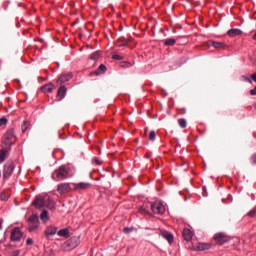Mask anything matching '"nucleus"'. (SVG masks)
<instances>
[{"instance_id": "obj_10", "label": "nucleus", "mask_w": 256, "mask_h": 256, "mask_svg": "<svg viewBox=\"0 0 256 256\" xmlns=\"http://www.w3.org/2000/svg\"><path fill=\"white\" fill-rule=\"evenodd\" d=\"M71 79H73V73L68 72L66 74H62L58 78L57 83H59L60 85H63V83H67V81H71Z\"/></svg>"}, {"instance_id": "obj_26", "label": "nucleus", "mask_w": 256, "mask_h": 256, "mask_svg": "<svg viewBox=\"0 0 256 256\" xmlns=\"http://www.w3.org/2000/svg\"><path fill=\"white\" fill-rule=\"evenodd\" d=\"M105 71H107V67L104 64H101L95 73L96 75H99L100 73H105Z\"/></svg>"}, {"instance_id": "obj_17", "label": "nucleus", "mask_w": 256, "mask_h": 256, "mask_svg": "<svg viewBox=\"0 0 256 256\" xmlns=\"http://www.w3.org/2000/svg\"><path fill=\"white\" fill-rule=\"evenodd\" d=\"M65 95H67V88L65 86H61L57 92V97L59 98V101L64 99Z\"/></svg>"}, {"instance_id": "obj_25", "label": "nucleus", "mask_w": 256, "mask_h": 256, "mask_svg": "<svg viewBox=\"0 0 256 256\" xmlns=\"http://www.w3.org/2000/svg\"><path fill=\"white\" fill-rule=\"evenodd\" d=\"M99 57H101V53L99 51H96L90 55V59L92 61H97V59H99Z\"/></svg>"}, {"instance_id": "obj_43", "label": "nucleus", "mask_w": 256, "mask_h": 256, "mask_svg": "<svg viewBox=\"0 0 256 256\" xmlns=\"http://www.w3.org/2000/svg\"><path fill=\"white\" fill-rule=\"evenodd\" d=\"M250 95H256V86L254 89L250 90Z\"/></svg>"}, {"instance_id": "obj_36", "label": "nucleus", "mask_w": 256, "mask_h": 256, "mask_svg": "<svg viewBox=\"0 0 256 256\" xmlns=\"http://www.w3.org/2000/svg\"><path fill=\"white\" fill-rule=\"evenodd\" d=\"M242 81H246L247 83H253V81H251V78H249L248 76H242Z\"/></svg>"}, {"instance_id": "obj_19", "label": "nucleus", "mask_w": 256, "mask_h": 256, "mask_svg": "<svg viewBox=\"0 0 256 256\" xmlns=\"http://www.w3.org/2000/svg\"><path fill=\"white\" fill-rule=\"evenodd\" d=\"M54 88H55V86L53 84L49 83V84L42 86L41 91L43 93H51Z\"/></svg>"}, {"instance_id": "obj_35", "label": "nucleus", "mask_w": 256, "mask_h": 256, "mask_svg": "<svg viewBox=\"0 0 256 256\" xmlns=\"http://www.w3.org/2000/svg\"><path fill=\"white\" fill-rule=\"evenodd\" d=\"M7 118L2 117L0 118V127H3V125H7Z\"/></svg>"}, {"instance_id": "obj_47", "label": "nucleus", "mask_w": 256, "mask_h": 256, "mask_svg": "<svg viewBox=\"0 0 256 256\" xmlns=\"http://www.w3.org/2000/svg\"><path fill=\"white\" fill-rule=\"evenodd\" d=\"M0 177H1V172H0Z\"/></svg>"}, {"instance_id": "obj_31", "label": "nucleus", "mask_w": 256, "mask_h": 256, "mask_svg": "<svg viewBox=\"0 0 256 256\" xmlns=\"http://www.w3.org/2000/svg\"><path fill=\"white\" fill-rule=\"evenodd\" d=\"M112 59H114V61H123V56H121L119 54H114L112 56Z\"/></svg>"}, {"instance_id": "obj_12", "label": "nucleus", "mask_w": 256, "mask_h": 256, "mask_svg": "<svg viewBox=\"0 0 256 256\" xmlns=\"http://www.w3.org/2000/svg\"><path fill=\"white\" fill-rule=\"evenodd\" d=\"M182 236L184 241H187V243H189V241L193 240V231H191V229L189 228H185L182 232Z\"/></svg>"}, {"instance_id": "obj_1", "label": "nucleus", "mask_w": 256, "mask_h": 256, "mask_svg": "<svg viewBox=\"0 0 256 256\" xmlns=\"http://www.w3.org/2000/svg\"><path fill=\"white\" fill-rule=\"evenodd\" d=\"M75 175V170L71 166L62 165L56 169L52 174L53 181H65Z\"/></svg>"}, {"instance_id": "obj_8", "label": "nucleus", "mask_w": 256, "mask_h": 256, "mask_svg": "<svg viewBox=\"0 0 256 256\" xmlns=\"http://www.w3.org/2000/svg\"><path fill=\"white\" fill-rule=\"evenodd\" d=\"M21 237H23V232L19 227H16L11 231V241H21Z\"/></svg>"}, {"instance_id": "obj_9", "label": "nucleus", "mask_w": 256, "mask_h": 256, "mask_svg": "<svg viewBox=\"0 0 256 256\" xmlns=\"http://www.w3.org/2000/svg\"><path fill=\"white\" fill-rule=\"evenodd\" d=\"M73 185H74L73 191H85V189L91 188V183L89 182L73 183Z\"/></svg>"}, {"instance_id": "obj_5", "label": "nucleus", "mask_w": 256, "mask_h": 256, "mask_svg": "<svg viewBox=\"0 0 256 256\" xmlns=\"http://www.w3.org/2000/svg\"><path fill=\"white\" fill-rule=\"evenodd\" d=\"M13 171H15V164L13 162H8L4 165L3 177L4 179H9L11 175H13Z\"/></svg>"}, {"instance_id": "obj_11", "label": "nucleus", "mask_w": 256, "mask_h": 256, "mask_svg": "<svg viewBox=\"0 0 256 256\" xmlns=\"http://www.w3.org/2000/svg\"><path fill=\"white\" fill-rule=\"evenodd\" d=\"M32 205H34L36 209H41V207H45V198H43V196L36 197Z\"/></svg>"}, {"instance_id": "obj_18", "label": "nucleus", "mask_w": 256, "mask_h": 256, "mask_svg": "<svg viewBox=\"0 0 256 256\" xmlns=\"http://www.w3.org/2000/svg\"><path fill=\"white\" fill-rule=\"evenodd\" d=\"M161 237H163V239H166V241H168V243H173V234H171L170 232L167 231H161L160 233Z\"/></svg>"}, {"instance_id": "obj_16", "label": "nucleus", "mask_w": 256, "mask_h": 256, "mask_svg": "<svg viewBox=\"0 0 256 256\" xmlns=\"http://www.w3.org/2000/svg\"><path fill=\"white\" fill-rule=\"evenodd\" d=\"M209 45L215 49H225V42H216L213 40L209 41Z\"/></svg>"}, {"instance_id": "obj_39", "label": "nucleus", "mask_w": 256, "mask_h": 256, "mask_svg": "<svg viewBox=\"0 0 256 256\" xmlns=\"http://www.w3.org/2000/svg\"><path fill=\"white\" fill-rule=\"evenodd\" d=\"M127 43H129V39H124V42L120 45H118V47H123L125 45H127Z\"/></svg>"}, {"instance_id": "obj_41", "label": "nucleus", "mask_w": 256, "mask_h": 256, "mask_svg": "<svg viewBox=\"0 0 256 256\" xmlns=\"http://www.w3.org/2000/svg\"><path fill=\"white\" fill-rule=\"evenodd\" d=\"M251 162L256 165V154H254L251 158Z\"/></svg>"}, {"instance_id": "obj_38", "label": "nucleus", "mask_w": 256, "mask_h": 256, "mask_svg": "<svg viewBox=\"0 0 256 256\" xmlns=\"http://www.w3.org/2000/svg\"><path fill=\"white\" fill-rule=\"evenodd\" d=\"M124 233H131L133 231V228L126 227L123 229Z\"/></svg>"}, {"instance_id": "obj_21", "label": "nucleus", "mask_w": 256, "mask_h": 256, "mask_svg": "<svg viewBox=\"0 0 256 256\" xmlns=\"http://www.w3.org/2000/svg\"><path fill=\"white\" fill-rule=\"evenodd\" d=\"M41 221L47 222L49 221V212L47 210H43L41 215H40Z\"/></svg>"}, {"instance_id": "obj_23", "label": "nucleus", "mask_w": 256, "mask_h": 256, "mask_svg": "<svg viewBox=\"0 0 256 256\" xmlns=\"http://www.w3.org/2000/svg\"><path fill=\"white\" fill-rule=\"evenodd\" d=\"M75 241H77L76 238H71L65 245L67 247H71L72 249H75V247H77V243H75Z\"/></svg>"}, {"instance_id": "obj_6", "label": "nucleus", "mask_w": 256, "mask_h": 256, "mask_svg": "<svg viewBox=\"0 0 256 256\" xmlns=\"http://www.w3.org/2000/svg\"><path fill=\"white\" fill-rule=\"evenodd\" d=\"M152 212L155 213V215H163L165 213V205L161 202H154L151 204Z\"/></svg>"}, {"instance_id": "obj_14", "label": "nucleus", "mask_w": 256, "mask_h": 256, "mask_svg": "<svg viewBox=\"0 0 256 256\" xmlns=\"http://www.w3.org/2000/svg\"><path fill=\"white\" fill-rule=\"evenodd\" d=\"M56 234H57V228L54 226H47V228L45 229L46 237H51Z\"/></svg>"}, {"instance_id": "obj_24", "label": "nucleus", "mask_w": 256, "mask_h": 256, "mask_svg": "<svg viewBox=\"0 0 256 256\" xmlns=\"http://www.w3.org/2000/svg\"><path fill=\"white\" fill-rule=\"evenodd\" d=\"M59 237H69V230L68 229H61L58 231Z\"/></svg>"}, {"instance_id": "obj_32", "label": "nucleus", "mask_w": 256, "mask_h": 256, "mask_svg": "<svg viewBox=\"0 0 256 256\" xmlns=\"http://www.w3.org/2000/svg\"><path fill=\"white\" fill-rule=\"evenodd\" d=\"M29 228L28 231L33 232L35 231V229H37V227H39V224H29Z\"/></svg>"}, {"instance_id": "obj_27", "label": "nucleus", "mask_w": 256, "mask_h": 256, "mask_svg": "<svg viewBox=\"0 0 256 256\" xmlns=\"http://www.w3.org/2000/svg\"><path fill=\"white\" fill-rule=\"evenodd\" d=\"M178 125L182 129H185V127H187V120H185V118L178 119Z\"/></svg>"}, {"instance_id": "obj_2", "label": "nucleus", "mask_w": 256, "mask_h": 256, "mask_svg": "<svg viewBox=\"0 0 256 256\" xmlns=\"http://www.w3.org/2000/svg\"><path fill=\"white\" fill-rule=\"evenodd\" d=\"M213 241L216 245H229L230 247L239 245V238L231 237L224 232L216 233L213 237Z\"/></svg>"}, {"instance_id": "obj_30", "label": "nucleus", "mask_w": 256, "mask_h": 256, "mask_svg": "<svg viewBox=\"0 0 256 256\" xmlns=\"http://www.w3.org/2000/svg\"><path fill=\"white\" fill-rule=\"evenodd\" d=\"M0 199H1V201H7V199H9V194L2 192L0 194Z\"/></svg>"}, {"instance_id": "obj_22", "label": "nucleus", "mask_w": 256, "mask_h": 256, "mask_svg": "<svg viewBox=\"0 0 256 256\" xmlns=\"http://www.w3.org/2000/svg\"><path fill=\"white\" fill-rule=\"evenodd\" d=\"M175 43H177V40H175L173 38H168L164 41V45H166L168 47H173V45H175Z\"/></svg>"}, {"instance_id": "obj_44", "label": "nucleus", "mask_w": 256, "mask_h": 256, "mask_svg": "<svg viewBox=\"0 0 256 256\" xmlns=\"http://www.w3.org/2000/svg\"><path fill=\"white\" fill-rule=\"evenodd\" d=\"M140 213H148L147 210L145 208H141L140 209Z\"/></svg>"}, {"instance_id": "obj_7", "label": "nucleus", "mask_w": 256, "mask_h": 256, "mask_svg": "<svg viewBox=\"0 0 256 256\" xmlns=\"http://www.w3.org/2000/svg\"><path fill=\"white\" fill-rule=\"evenodd\" d=\"M191 249H193V251H207V249H211V244L193 242Z\"/></svg>"}, {"instance_id": "obj_42", "label": "nucleus", "mask_w": 256, "mask_h": 256, "mask_svg": "<svg viewBox=\"0 0 256 256\" xmlns=\"http://www.w3.org/2000/svg\"><path fill=\"white\" fill-rule=\"evenodd\" d=\"M48 207L50 209H53L55 207V202H50V204H48Z\"/></svg>"}, {"instance_id": "obj_46", "label": "nucleus", "mask_w": 256, "mask_h": 256, "mask_svg": "<svg viewBox=\"0 0 256 256\" xmlns=\"http://www.w3.org/2000/svg\"><path fill=\"white\" fill-rule=\"evenodd\" d=\"M19 255V252H16V256Z\"/></svg>"}, {"instance_id": "obj_28", "label": "nucleus", "mask_w": 256, "mask_h": 256, "mask_svg": "<svg viewBox=\"0 0 256 256\" xmlns=\"http://www.w3.org/2000/svg\"><path fill=\"white\" fill-rule=\"evenodd\" d=\"M92 163H93L94 165H103V160H101V159L98 158V157H94V158L92 159Z\"/></svg>"}, {"instance_id": "obj_20", "label": "nucleus", "mask_w": 256, "mask_h": 256, "mask_svg": "<svg viewBox=\"0 0 256 256\" xmlns=\"http://www.w3.org/2000/svg\"><path fill=\"white\" fill-rule=\"evenodd\" d=\"M28 222H29V224L39 225V216H37L36 214L32 215L28 219Z\"/></svg>"}, {"instance_id": "obj_40", "label": "nucleus", "mask_w": 256, "mask_h": 256, "mask_svg": "<svg viewBox=\"0 0 256 256\" xmlns=\"http://www.w3.org/2000/svg\"><path fill=\"white\" fill-rule=\"evenodd\" d=\"M26 244H27V245H33V239L28 238V239L26 240Z\"/></svg>"}, {"instance_id": "obj_34", "label": "nucleus", "mask_w": 256, "mask_h": 256, "mask_svg": "<svg viewBox=\"0 0 256 256\" xmlns=\"http://www.w3.org/2000/svg\"><path fill=\"white\" fill-rule=\"evenodd\" d=\"M155 137H157V135H156L155 131L152 130V131L150 132V135H149V140H150V141H155Z\"/></svg>"}, {"instance_id": "obj_4", "label": "nucleus", "mask_w": 256, "mask_h": 256, "mask_svg": "<svg viewBox=\"0 0 256 256\" xmlns=\"http://www.w3.org/2000/svg\"><path fill=\"white\" fill-rule=\"evenodd\" d=\"M71 191H73V189L71 188V183L69 182H63L57 186V192L60 195H67V193H71Z\"/></svg>"}, {"instance_id": "obj_3", "label": "nucleus", "mask_w": 256, "mask_h": 256, "mask_svg": "<svg viewBox=\"0 0 256 256\" xmlns=\"http://www.w3.org/2000/svg\"><path fill=\"white\" fill-rule=\"evenodd\" d=\"M15 143V130L9 129L2 140V147H7L8 149H11V145Z\"/></svg>"}, {"instance_id": "obj_29", "label": "nucleus", "mask_w": 256, "mask_h": 256, "mask_svg": "<svg viewBox=\"0 0 256 256\" xmlns=\"http://www.w3.org/2000/svg\"><path fill=\"white\" fill-rule=\"evenodd\" d=\"M27 129H29V122L24 121L23 124L21 125L22 133H25V131H27Z\"/></svg>"}, {"instance_id": "obj_13", "label": "nucleus", "mask_w": 256, "mask_h": 256, "mask_svg": "<svg viewBox=\"0 0 256 256\" xmlns=\"http://www.w3.org/2000/svg\"><path fill=\"white\" fill-rule=\"evenodd\" d=\"M227 35L229 37H239V35H243V31L239 28H232L228 30Z\"/></svg>"}, {"instance_id": "obj_33", "label": "nucleus", "mask_w": 256, "mask_h": 256, "mask_svg": "<svg viewBox=\"0 0 256 256\" xmlns=\"http://www.w3.org/2000/svg\"><path fill=\"white\" fill-rule=\"evenodd\" d=\"M133 64L130 62H122L121 63V67H123L124 69H127L128 67H132Z\"/></svg>"}, {"instance_id": "obj_15", "label": "nucleus", "mask_w": 256, "mask_h": 256, "mask_svg": "<svg viewBox=\"0 0 256 256\" xmlns=\"http://www.w3.org/2000/svg\"><path fill=\"white\" fill-rule=\"evenodd\" d=\"M11 151V148H7V146H2V150L0 151V163H3L5 161V157L7 156V153Z\"/></svg>"}, {"instance_id": "obj_45", "label": "nucleus", "mask_w": 256, "mask_h": 256, "mask_svg": "<svg viewBox=\"0 0 256 256\" xmlns=\"http://www.w3.org/2000/svg\"><path fill=\"white\" fill-rule=\"evenodd\" d=\"M253 39L254 41H256V33L253 35Z\"/></svg>"}, {"instance_id": "obj_37", "label": "nucleus", "mask_w": 256, "mask_h": 256, "mask_svg": "<svg viewBox=\"0 0 256 256\" xmlns=\"http://www.w3.org/2000/svg\"><path fill=\"white\" fill-rule=\"evenodd\" d=\"M255 215H256V209H253L250 212H248V217H255Z\"/></svg>"}]
</instances>
